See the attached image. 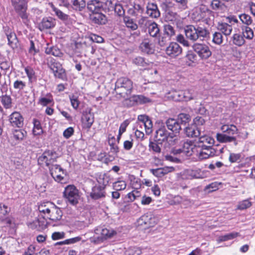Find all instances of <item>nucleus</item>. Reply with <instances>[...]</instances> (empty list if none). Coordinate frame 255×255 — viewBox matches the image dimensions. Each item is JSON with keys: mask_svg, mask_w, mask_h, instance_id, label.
<instances>
[{"mask_svg": "<svg viewBox=\"0 0 255 255\" xmlns=\"http://www.w3.org/2000/svg\"><path fill=\"white\" fill-rule=\"evenodd\" d=\"M116 138L114 136L109 135L108 142L111 147V151L113 153H117L119 152V147L115 143Z\"/></svg>", "mask_w": 255, "mask_h": 255, "instance_id": "48", "label": "nucleus"}, {"mask_svg": "<svg viewBox=\"0 0 255 255\" xmlns=\"http://www.w3.org/2000/svg\"><path fill=\"white\" fill-rule=\"evenodd\" d=\"M239 18L243 23L246 26H249L253 23V19L250 15L246 13H243L239 15Z\"/></svg>", "mask_w": 255, "mask_h": 255, "instance_id": "49", "label": "nucleus"}, {"mask_svg": "<svg viewBox=\"0 0 255 255\" xmlns=\"http://www.w3.org/2000/svg\"><path fill=\"white\" fill-rule=\"evenodd\" d=\"M6 35L8 44L13 49H16L19 45L18 40L15 33L11 30H9V28L6 27L4 29Z\"/></svg>", "mask_w": 255, "mask_h": 255, "instance_id": "16", "label": "nucleus"}, {"mask_svg": "<svg viewBox=\"0 0 255 255\" xmlns=\"http://www.w3.org/2000/svg\"><path fill=\"white\" fill-rule=\"evenodd\" d=\"M193 145L191 141L184 142L182 147L183 153L187 156H190L193 153Z\"/></svg>", "mask_w": 255, "mask_h": 255, "instance_id": "40", "label": "nucleus"}, {"mask_svg": "<svg viewBox=\"0 0 255 255\" xmlns=\"http://www.w3.org/2000/svg\"><path fill=\"white\" fill-rule=\"evenodd\" d=\"M113 10L119 16H124L125 10L120 4L116 3Z\"/></svg>", "mask_w": 255, "mask_h": 255, "instance_id": "60", "label": "nucleus"}, {"mask_svg": "<svg viewBox=\"0 0 255 255\" xmlns=\"http://www.w3.org/2000/svg\"><path fill=\"white\" fill-rule=\"evenodd\" d=\"M184 132L188 137L197 138L199 137L203 132L201 130V128L191 124L184 128Z\"/></svg>", "mask_w": 255, "mask_h": 255, "instance_id": "13", "label": "nucleus"}, {"mask_svg": "<svg viewBox=\"0 0 255 255\" xmlns=\"http://www.w3.org/2000/svg\"><path fill=\"white\" fill-rule=\"evenodd\" d=\"M59 157L58 154L53 150H46L38 158V163L40 165L45 164L49 168L56 162Z\"/></svg>", "mask_w": 255, "mask_h": 255, "instance_id": "4", "label": "nucleus"}, {"mask_svg": "<svg viewBox=\"0 0 255 255\" xmlns=\"http://www.w3.org/2000/svg\"><path fill=\"white\" fill-rule=\"evenodd\" d=\"M157 218L151 213H147L144 215V225H146L144 229L154 226L157 223Z\"/></svg>", "mask_w": 255, "mask_h": 255, "instance_id": "29", "label": "nucleus"}, {"mask_svg": "<svg viewBox=\"0 0 255 255\" xmlns=\"http://www.w3.org/2000/svg\"><path fill=\"white\" fill-rule=\"evenodd\" d=\"M148 32L149 35L153 37H156L159 34V29L155 22H152L148 27Z\"/></svg>", "mask_w": 255, "mask_h": 255, "instance_id": "33", "label": "nucleus"}, {"mask_svg": "<svg viewBox=\"0 0 255 255\" xmlns=\"http://www.w3.org/2000/svg\"><path fill=\"white\" fill-rule=\"evenodd\" d=\"M63 195L67 201L73 205L78 203L80 197L78 190L73 185H69L65 187Z\"/></svg>", "mask_w": 255, "mask_h": 255, "instance_id": "5", "label": "nucleus"}, {"mask_svg": "<svg viewBox=\"0 0 255 255\" xmlns=\"http://www.w3.org/2000/svg\"><path fill=\"white\" fill-rule=\"evenodd\" d=\"M33 133L34 135H40L43 132V130L41 126L40 122L37 119L33 120Z\"/></svg>", "mask_w": 255, "mask_h": 255, "instance_id": "47", "label": "nucleus"}, {"mask_svg": "<svg viewBox=\"0 0 255 255\" xmlns=\"http://www.w3.org/2000/svg\"><path fill=\"white\" fill-rule=\"evenodd\" d=\"M106 191L104 186L96 185L92 188L90 197L94 200H98L105 197Z\"/></svg>", "mask_w": 255, "mask_h": 255, "instance_id": "15", "label": "nucleus"}, {"mask_svg": "<svg viewBox=\"0 0 255 255\" xmlns=\"http://www.w3.org/2000/svg\"><path fill=\"white\" fill-rule=\"evenodd\" d=\"M242 35L247 39H252L254 36V33L253 29L248 26H243L241 27Z\"/></svg>", "mask_w": 255, "mask_h": 255, "instance_id": "34", "label": "nucleus"}, {"mask_svg": "<svg viewBox=\"0 0 255 255\" xmlns=\"http://www.w3.org/2000/svg\"><path fill=\"white\" fill-rule=\"evenodd\" d=\"M164 30L165 33L168 36V37H170L174 35L175 34V31L173 26L169 24H165L164 26Z\"/></svg>", "mask_w": 255, "mask_h": 255, "instance_id": "57", "label": "nucleus"}, {"mask_svg": "<svg viewBox=\"0 0 255 255\" xmlns=\"http://www.w3.org/2000/svg\"><path fill=\"white\" fill-rule=\"evenodd\" d=\"M232 41L234 44L238 46H242L245 43V40L242 34L239 33H235L232 37Z\"/></svg>", "mask_w": 255, "mask_h": 255, "instance_id": "37", "label": "nucleus"}, {"mask_svg": "<svg viewBox=\"0 0 255 255\" xmlns=\"http://www.w3.org/2000/svg\"><path fill=\"white\" fill-rule=\"evenodd\" d=\"M48 67L53 73L54 76L56 78L64 80L66 78L65 70L62 68V65L54 60H51L47 63Z\"/></svg>", "mask_w": 255, "mask_h": 255, "instance_id": "7", "label": "nucleus"}, {"mask_svg": "<svg viewBox=\"0 0 255 255\" xmlns=\"http://www.w3.org/2000/svg\"><path fill=\"white\" fill-rule=\"evenodd\" d=\"M53 203L50 202H44L38 206V211L42 213L45 217L50 213V211L53 207Z\"/></svg>", "mask_w": 255, "mask_h": 255, "instance_id": "28", "label": "nucleus"}, {"mask_svg": "<svg viewBox=\"0 0 255 255\" xmlns=\"http://www.w3.org/2000/svg\"><path fill=\"white\" fill-rule=\"evenodd\" d=\"M51 7L53 11L55 12L56 16L64 22L68 21L69 16L68 15L64 13L61 10L55 7L53 4H52Z\"/></svg>", "mask_w": 255, "mask_h": 255, "instance_id": "39", "label": "nucleus"}, {"mask_svg": "<svg viewBox=\"0 0 255 255\" xmlns=\"http://www.w3.org/2000/svg\"><path fill=\"white\" fill-rule=\"evenodd\" d=\"M192 48L202 60H206L212 55L209 47L204 43H195L192 45Z\"/></svg>", "mask_w": 255, "mask_h": 255, "instance_id": "6", "label": "nucleus"}, {"mask_svg": "<svg viewBox=\"0 0 255 255\" xmlns=\"http://www.w3.org/2000/svg\"><path fill=\"white\" fill-rule=\"evenodd\" d=\"M9 121L13 127L21 128L23 125V118L18 112L12 113L9 117Z\"/></svg>", "mask_w": 255, "mask_h": 255, "instance_id": "18", "label": "nucleus"}, {"mask_svg": "<svg viewBox=\"0 0 255 255\" xmlns=\"http://www.w3.org/2000/svg\"><path fill=\"white\" fill-rule=\"evenodd\" d=\"M144 53L147 55H152L154 53V46L152 43H149L144 39Z\"/></svg>", "mask_w": 255, "mask_h": 255, "instance_id": "51", "label": "nucleus"}, {"mask_svg": "<svg viewBox=\"0 0 255 255\" xmlns=\"http://www.w3.org/2000/svg\"><path fill=\"white\" fill-rule=\"evenodd\" d=\"M97 181L99 184L98 185H101L106 188L109 182L110 177L106 173H101L97 177Z\"/></svg>", "mask_w": 255, "mask_h": 255, "instance_id": "35", "label": "nucleus"}, {"mask_svg": "<svg viewBox=\"0 0 255 255\" xmlns=\"http://www.w3.org/2000/svg\"><path fill=\"white\" fill-rule=\"evenodd\" d=\"M26 133V131L23 129H14L12 131L13 138L18 141L23 139Z\"/></svg>", "mask_w": 255, "mask_h": 255, "instance_id": "42", "label": "nucleus"}, {"mask_svg": "<svg viewBox=\"0 0 255 255\" xmlns=\"http://www.w3.org/2000/svg\"><path fill=\"white\" fill-rule=\"evenodd\" d=\"M221 129L223 133H218L216 134V138L218 141L222 143L233 142L234 145L237 146L238 144V140L234 135L238 131L237 127L234 125H223Z\"/></svg>", "mask_w": 255, "mask_h": 255, "instance_id": "1", "label": "nucleus"}, {"mask_svg": "<svg viewBox=\"0 0 255 255\" xmlns=\"http://www.w3.org/2000/svg\"><path fill=\"white\" fill-rule=\"evenodd\" d=\"M170 133L167 131L165 126H161L156 130L154 136L155 141L158 143H162L168 139Z\"/></svg>", "mask_w": 255, "mask_h": 255, "instance_id": "14", "label": "nucleus"}, {"mask_svg": "<svg viewBox=\"0 0 255 255\" xmlns=\"http://www.w3.org/2000/svg\"><path fill=\"white\" fill-rule=\"evenodd\" d=\"M218 30L225 36L231 35L233 28L231 24H229L227 22L218 23L217 25Z\"/></svg>", "mask_w": 255, "mask_h": 255, "instance_id": "25", "label": "nucleus"}, {"mask_svg": "<svg viewBox=\"0 0 255 255\" xmlns=\"http://www.w3.org/2000/svg\"><path fill=\"white\" fill-rule=\"evenodd\" d=\"M25 86V83L20 80H16L13 83L14 88L19 90L23 89Z\"/></svg>", "mask_w": 255, "mask_h": 255, "instance_id": "64", "label": "nucleus"}, {"mask_svg": "<svg viewBox=\"0 0 255 255\" xmlns=\"http://www.w3.org/2000/svg\"><path fill=\"white\" fill-rule=\"evenodd\" d=\"M212 42L217 45H220L223 42V35L220 31L215 32L213 34Z\"/></svg>", "mask_w": 255, "mask_h": 255, "instance_id": "52", "label": "nucleus"}, {"mask_svg": "<svg viewBox=\"0 0 255 255\" xmlns=\"http://www.w3.org/2000/svg\"><path fill=\"white\" fill-rule=\"evenodd\" d=\"M165 124L169 130L175 133H179L182 128L181 125H179L176 119L173 118H169L167 120Z\"/></svg>", "mask_w": 255, "mask_h": 255, "instance_id": "20", "label": "nucleus"}, {"mask_svg": "<svg viewBox=\"0 0 255 255\" xmlns=\"http://www.w3.org/2000/svg\"><path fill=\"white\" fill-rule=\"evenodd\" d=\"M162 143H158L155 140L154 141H150L149 143V148L150 150H152L154 152L159 153L160 152V147L159 144H162Z\"/></svg>", "mask_w": 255, "mask_h": 255, "instance_id": "54", "label": "nucleus"}, {"mask_svg": "<svg viewBox=\"0 0 255 255\" xmlns=\"http://www.w3.org/2000/svg\"><path fill=\"white\" fill-rule=\"evenodd\" d=\"M50 174L54 180L57 182H60L64 179L65 175L63 168L58 164L52 165L49 168Z\"/></svg>", "mask_w": 255, "mask_h": 255, "instance_id": "11", "label": "nucleus"}, {"mask_svg": "<svg viewBox=\"0 0 255 255\" xmlns=\"http://www.w3.org/2000/svg\"><path fill=\"white\" fill-rule=\"evenodd\" d=\"M74 9L81 11L86 6V2L84 0H71Z\"/></svg>", "mask_w": 255, "mask_h": 255, "instance_id": "46", "label": "nucleus"}, {"mask_svg": "<svg viewBox=\"0 0 255 255\" xmlns=\"http://www.w3.org/2000/svg\"><path fill=\"white\" fill-rule=\"evenodd\" d=\"M132 89V82L128 78L121 77L119 78L116 83L115 91L119 96L118 98L128 99L131 95Z\"/></svg>", "mask_w": 255, "mask_h": 255, "instance_id": "2", "label": "nucleus"}, {"mask_svg": "<svg viewBox=\"0 0 255 255\" xmlns=\"http://www.w3.org/2000/svg\"><path fill=\"white\" fill-rule=\"evenodd\" d=\"M166 141L170 145H174L178 143L179 139L177 135H173L170 133Z\"/></svg>", "mask_w": 255, "mask_h": 255, "instance_id": "55", "label": "nucleus"}, {"mask_svg": "<svg viewBox=\"0 0 255 255\" xmlns=\"http://www.w3.org/2000/svg\"><path fill=\"white\" fill-rule=\"evenodd\" d=\"M241 157V153H231L230 154L229 160L231 163H234L236 162H238L239 160H240Z\"/></svg>", "mask_w": 255, "mask_h": 255, "instance_id": "62", "label": "nucleus"}, {"mask_svg": "<svg viewBox=\"0 0 255 255\" xmlns=\"http://www.w3.org/2000/svg\"><path fill=\"white\" fill-rule=\"evenodd\" d=\"M188 175L191 178H203V174L200 170H192L188 171Z\"/></svg>", "mask_w": 255, "mask_h": 255, "instance_id": "53", "label": "nucleus"}, {"mask_svg": "<svg viewBox=\"0 0 255 255\" xmlns=\"http://www.w3.org/2000/svg\"><path fill=\"white\" fill-rule=\"evenodd\" d=\"M45 52L48 55H52L55 57H60L62 55L60 49L54 46H50L49 44H47Z\"/></svg>", "mask_w": 255, "mask_h": 255, "instance_id": "31", "label": "nucleus"}, {"mask_svg": "<svg viewBox=\"0 0 255 255\" xmlns=\"http://www.w3.org/2000/svg\"><path fill=\"white\" fill-rule=\"evenodd\" d=\"M146 14L151 18H157L160 14L157 5L154 3H148L147 4Z\"/></svg>", "mask_w": 255, "mask_h": 255, "instance_id": "22", "label": "nucleus"}, {"mask_svg": "<svg viewBox=\"0 0 255 255\" xmlns=\"http://www.w3.org/2000/svg\"><path fill=\"white\" fill-rule=\"evenodd\" d=\"M176 120L179 124V125H181V127L182 125L185 126L190 121V116L187 114L181 113L178 115Z\"/></svg>", "mask_w": 255, "mask_h": 255, "instance_id": "41", "label": "nucleus"}, {"mask_svg": "<svg viewBox=\"0 0 255 255\" xmlns=\"http://www.w3.org/2000/svg\"><path fill=\"white\" fill-rule=\"evenodd\" d=\"M153 125L151 119L149 117L144 115V129L147 134H149L152 132Z\"/></svg>", "mask_w": 255, "mask_h": 255, "instance_id": "44", "label": "nucleus"}, {"mask_svg": "<svg viewBox=\"0 0 255 255\" xmlns=\"http://www.w3.org/2000/svg\"><path fill=\"white\" fill-rule=\"evenodd\" d=\"M95 232L96 235H101V236L95 237L100 241H103L107 238H111L116 234V232L113 230H110L106 228H102L96 229Z\"/></svg>", "mask_w": 255, "mask_h": 255, "instance_id": "17", "label": "nucleus"}, {"mask_svg": "<svg viewBox=\"0 0 255 255\" xmlns=\"http://www.w3.org/2000/svg\"><path fill=\"white\" fill-rule=\"evenodd\" d=\"M198 138V140L196 142V143L210 145L213 144L215 142L213 138L207 135H200Z\"/></svg>", "mask_w": 255, "mask_h": 255, "instance_id": "36", "label": "nucleus"}, {"mask_svg": "<svg viewBox=\"0 0 255 255\" xmlns=\"http://www.w3.org/2000/svg\"><path fill=\"white\" fill-rule=\"evenodd\" d=\"M252 203L248 199L239 202L237 209L240 210H246L252 206Z\"/></svg>", "mask_w": 255, "mask_h": 255, "instance_id": "50", "label": "nucleus"}, {"mask_svg": "<svg viewBox=\"0 0 255 255\" xmlns=\"http://www.w3.org/2000/svg\"><path fill=\"white\" fill-rule=\"evenodd\" d=\"M144 76L147 78L148 82L151 83L157 77V69L152 62L150 64L144 62Z\"/></svg>", "mask_w": 255, "mask_h": 255, "instance_id": "8", "label": "nucleus"}, {"mask_svg": "<svg viewBox=\"0 0 255 255\" xmlns=\"http://www.w3.org/2000/svg\"><path fill=\"white\" fill-rule=\"evenodd\" d=\"M94 122V115L89 112H85L82 118V126L84 128L89 129Z\"/></svg>", "mask_w": 255, "mask_h": 255, "instance_id": "19", "label": "nucleus"}, {"mask_svg": "<svg viewBox=\"0 0 255 255\" xmlns=\"http://www.w3.org/2000/svg\"><path fill=\"white\" fill-rule=\"evenodd\" d=\"M184 102H188L191 100H197L199 99L198 93L193 89L183 90Z\"/></svg>", "mask_w": 255, "mask_h": 255, "instance_id": "24", "label": "nucleus"}, {"mask_svg": "<svg viewBox=\"0 0 255 255\" xmlns=\"http://www.w3.org/2000/svg\"><path fill=\"white\" fill-rule=\"evenodd\" d=\"M12 3L15 11L19 14L23 20H27L28 15L26 11L27 4L25 0H19L18 2L12 1Z\"/></svg>", "mask_w": 255, "mask_h": 255, "instance_id": "9", "label": "nucleus"}, {"mask_svg": "<svg viewBox=\"0 0 255 255\" xmlns=\"http://www.w3.org/2000/svg\"><path fill=\"white\" fill-rule=\"evenodd\" d=\"M176 40L184 46L189 47L190 46L189 41L182 34H179L177 36Z\"/></svg>", "mask_w": 255, "mask_h": 255, "instance_id": "59", "label": "nucleus"}, {"mask_svg": "<svg viewBox=\"0 0 255 255\" xmlns=\"http://www.w3.org/2000/svg\"><path fill=\"white\" fill-rule=\"evenodd\" d=\"M165 52L168 56L174 58L181 54L182 48L177 43L171 42L166 47Z\"/></svg>", "mask_w": 255, "mask_h": 255, "instance_id": "10", "label": "nucleus"}, {"mask_svg": "<svg viewBox=\"0 0 255 255\" xmlns=\"http://www.w3.org/2000/svg\"><path fill=\"white\" fill-rule=\"evenodd\" d=\"M116 3H114L111 0H107L104 3V9H107L109 11L113 10Z\"/></svg>", "mask_w": 255, "mask_h": 255, "instance_id": "63", "label": "nucleus"}, {"mask_svg": "<svg viewBox=\"0 0 255 255\" xmlns=\"http://www.w3.org/2000/svg\"><path fill=\"white\" fill-rule=\"evenodd\" d=\"M56 24V20L55 18L51 17H43L41 21L38 24V29L40 31L45 29H51L55 26Z\"/></svg>", "mask_w": 255, "mask_h": 255, "instance_id": "12", "label": "nucleus"}, {"mask_svg": "<svg viewBox=\"0 0 255 255\" xmlns=\"http://www.w3.org/2000/svg\"><path fill=\"white\" fill-rule=\"evenodd\" d=\"M88 9L93 13L99 12L104 9V3L98 0H91L87 3Z\"/></svg>", "mask_w": 255, "mask_h": 255, "instance_id": "21", "label": "nucleus"}, {"mask_svg": "<svg viewBox=\"0 0 255 255\" xmlns=\"http://www.w3.org/2000/svg\"><path fill=\"white\" fill-rule=\"evenodd\" d=\"M69 99L73 108L74 109H77L80 104V102L78 100V97L74 95H69Z\"/></svg>", "mask_w": 255, "mask_h": 255, "instance_id": "58", "label": "nucleus"}, {"mask_svg": "<svg viewBox=\"0 0 255 255\" xmlns=\"http://www.w3.org/2000/svg\"><path fill=\"white\" fill-rule=\"evenodd\" d=\"M168 97L175 101H184L183 90L177 91L172 90L168 93Z\"/></svg>", "mask_w": 255, "mask_h": 255, "instance_id": "30", "label": "nucleus"}, {"mask_svg": "<svg viewBox=\"0 0 255 255\" xmlns=\"http://www.w3.org/2000/svg\"><path fill=\"white\" fill-rule=\"evenodd\" d=\"M0 100L5 109H8L11 108L12 99L10 96L6 94L2 95L0 97Z\"/></svg>", "mask_w": 255, "mask_h": 255, "instance_id": "32", "label": "nucleus"}, {"mask_svg": "<svg viewBox=\"0 0 255 255\" xmlns=\"http://www.w3.org/2000/svg\"><path fill=\"white\" fill-rule=\"evenodd\" d=\"M91 19L93 22L98 24H105L107 21L106 15L100 11L93 13Z\"/></svg>", "mask_w": 255, "mask_h": 255, "instance_id": "26", "label": "nucleus"}, {"mask_svg": "<svg viewBox=\"0 0 255 255\" xmlns=\"http://www.w3.org/2000/svg\"><path fill=\"white\" fill-rule=\"evenodd\" d=\"M211 6L213 10L218 11H224L226 8L224 3L219 0H213L211 3Z\"/></svg>", "mask_w": 255, "mask_h": 255, "instance_id": "38", "label": "nucleus"}, {"mask_svg": "<svg viewBox=\"0 0 255 255\" xmlns=\"http://www.w3.org/2000/svg\"><path fill=\"white\" fill-rule=\"evenodd\" d=\"M184 33L186 38L192 42H195L199 38H208L210 35V32L207 28L192 25L186 26L184 28Z\"/></svg>", "mask_w": 255, "mask_h": 255, "instance_id": "3", "label": "nucleus"}, {"mask_svg": "<svg viewBox=\"0 0 255 255\" xmlns=\"http://www.w3.org/2000/svg\"><path fill=\"white\" fill-rule=\"evenodd\" d=\"M62 216V212L60 209L56 207L54 204H53L50 213L48 216H46V218H49L51 220L56 221H59L61 219Z\"/></svg>", "mask_w": 255, "mask_h": 255, "instance_id": "23", "label": "nucleus"}, {"mask_svg": "<svg viewBox=\"0 0 255 255\" xmlns=\"http://www.w3.org/2000/svg\"><path fill=\"white\" fill-rule=\"evenodd\" d=\"M126 183L124 181H119L115 182L113 184L114 189L117 191H120L124 190L126 187Z\"/></svg>", "mask_w": 255, "mask_h": 255, "instance_id": "56", "label": "nucleus"}, {"mask_svg": "<svg viewBox=\"0 0 255 255\" xmlns=\"http://www.w3.org/2000/svg\"><path fill=\"white\" fill-rule=\"evenodd\" d=\"M205 121L203 118L199 116H197L193 120V125L196 126L198 128H201V130L204 132L205 130L204 124Z\"/></svg>", "mask_w": 255, "mask_h": 255, "instance_id": "43", "label": "nucleus"}, {"mask_svg": "<svg viewBox=\"0 0 255 255\" xmlns=\"http://www.w3.org/2000/svg\"><path fill=\"white\" fill-rule=\"evenodd\" d=\"M213 149L214 146L205 150H197L198 158L200 160H204L214 156Z\"/></svg>", "mask_w": 255, "mask_h": 255, "instance_id": "27", "label": "nucleus"}, {"mask_svg": "<svg viewBox=\"0 0 255 255\" xmlns=\"http://www.w3.org/2000/svg\"><path fill=\"white\" fill-rule=\"evenodd\" d=\"M123 20L128 28H130L131 30H135L137 28V24L134 22L133 19L128 16L123 17Z\"/></svg>", "mask_w": 255, "mask_h": 255, "instance_id": "45", "label": "nucleus"}, {"mask_svg": "<svg viewBox=\"0 0 255 255\" xmlns=\"http://www.w3.org/2000/svg\"><path fill=\"white\" fill-rule=\"evenodd\" d=\"M0 219H2L3 216L7 215L10 211V208L5 205L0 204Z\"/></svg>", "mask_w": 255, "mask_h": 255, "instance_id": "61", "label": "nucleus"}]
</instances>
